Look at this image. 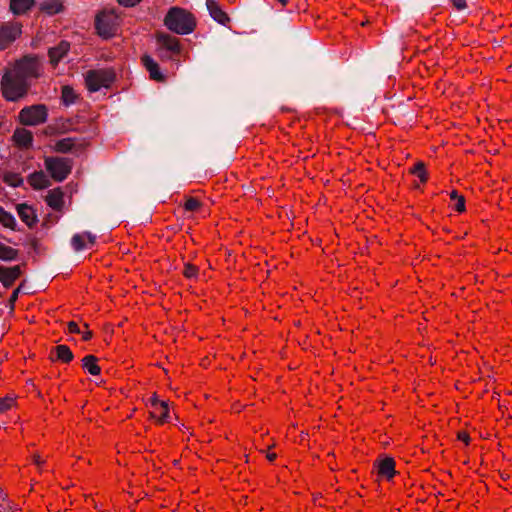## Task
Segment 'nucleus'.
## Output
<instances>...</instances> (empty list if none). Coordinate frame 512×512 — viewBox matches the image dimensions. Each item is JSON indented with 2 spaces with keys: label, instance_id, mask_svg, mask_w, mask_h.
Returning <instances> with one entry per match:
<instances>
[{
  "label": "nucleus",
  "instance_id": "34",
  "mask_svg": "<svg viewBox=\"0 0 512 512\" xmlns=\"http://www.w3.org/2000/svg\"><path fill=\"white\" fill-rule=\"evenodd\" d=\"M14 403V399L12 397H5L0 399V413H3L9 410Z\"/></svg>",
  "mask_w": 512,
  "mask_h": 512
},
{
  "label": "nucleus",
  "instance_id": "38",
  "mask_svg": "<svg viewBox=\"0 0 512 512\" xmlns=\"http://www.w3.org/2000/svg\"><path fill=\"white\" fill-rule=\"evenodd\" d=\"M452 2L457 10H463L464 8H466L465 0H452Z\"/></svg>",
  "mask_w": 512,
  "mask_h": 512
},
{
  "label": "nucleus",
  "instance_id": "26",
  "mask_svg": "<svg viewBox=\"0 0 512 512\" xmlns=\"http://www.w3.org/2000/svg\"><path fill=\"white\" fill-rule=\"evenodd\" d=\"M18 251L12 247L6 246L0 242V260L12 261L16 260Z\"/></svg>",
  "mask_w": 512,
  "mask_h": 512
},
{
  "label": "nucleus",
  "instance_id": "11",
  "mask_svg": "<svg viewBox=\"0 0 512 512\" xmlns=\"http://www.w3.org/2000/svg\"><path fill=\"white\" fill-rule=\"evenodd\" d=\"M142 63L146 70L149 72V76L152 80L163 82L165 75L160 71L158 63L149 55L142 57Z\"/></svg>",
  "mask_w": 512,
  "mask_h": 512
},
{
  "label": "nucleus",
  "instance_id": "2",
  "mask_svg": "<svg viewBox=\"0 0 512 512\" xmlns=\"http://www.w3.org/2000/svg\"><path fill=\"white\" fill-rule=\"evenodd\" d=\"M30 87V81L24 79L11 70H6L1 79V89L6 100L16 102L23 98Z\"/></svg>",
  "mask_w": 512,
  "mask_h": 512
},
{
  "label": "nucleus",
  "instance_id": "12",
  "mask_svg": "<svg viewBox=\"0 0 512 512\" xmlns=\"http://www.w3.org/2000/svg\"><path fill=\"white\" fill-rule=\"evenodd\" d=\"M20 275L21 268L19 265L9 268L0 266V281L6 288L10 287Z\"/></svg>",
  "mask_w": 512,
  "mask_h": 512
},
{
  "label": "nucleus",
  "instance_id": "39",
  "mask_svg": "<svg viewBox=\"0 0 512 512\" xmlns=\"http://www.w3.org/2000/svg\"><path fill=\"white\" fill-rule=\"evenodd\" d=\"M457 437H458L459 440L465 442L466 444H468L469 441H470L469 435L466 432H464V431L458 432Z\"/></svg>",
  "mask_w": 512,
  "mask_h": 512
},
{
  "label": "nucleus",
  "instance_id": "24",
  "mask_svg": "<svg viewBox=\"0 0 512 512\" xmlns=\"http://www.w3.org/2000/svg\"><path fill=\"white\" fill-rule=\"evenodd\" d=\"M75 146V139L74 138H64L58 140L53 149L58 153H69L72 151V149Z\"/></svg>",
  "mask_w": 512,
  "mask_h": 512
},
{
  "label": "nucleus",
  "instance_id": "27",
  "mask_svg": "<svg viewBox=\"0 0 512 512\" xmlns=\"http://www.w3.org/2000/svg\"><path fill=\"white\" fill-rule=\"evenodd\" d=\"M62 101L66 106L74 104L77 99V94L70 86H63L62 88Z\"/></svg>",
  "mask_w": 512,
  "mask_h": 512
},
{
  "label": "nucleus",
  "instance_id": "4",
  "mask_svg": "<svg viewBox=\"0 0 512 512\" xmlns=\"http://www.w3.org/2000/svg\"><path fill=\"white\" fill-rule=\"evenodd\" d=\"M44 164L51 177L58 182L65 180L72 169V161L68 158L46 157Z\"/></svg>",
  "mask_w": 512,
  "mask_h": 512
},
{
  "label": "nucleus",
  "instance_id": "5",
  "mask_svg": "<svg viewBox=\"0 0 512 512\" xmlns=\"http://www.w3.org/2000/svg\"><path fill=\"white\" fill-rule=\"evenodd\" d=\"M48 111L44 104H36L21 109L18 118L23 125L36 126L47 120Z\"/></svg>",
  "mask_w": 512,
  "mask_h": 512
},
{
  "label": "nucleus",
  "instance_id": "43",
  "mask_svg": "<svg viewBox=\"0 0 512 512\" xmlns=\"http://www.w3.org/2000/svg\"><path fill=\"white\" fill-rule=\"evenodd\" d=\"M458 197H462L461 195L458 194V192L456 190H453L450 192V198L452 200H457Z\"/></svg>",
  "mask_w": 512,
  "mask_h": 512
},
{
  "label": "nucleus",
  "instance_id": "17",
  "mask_svg": "<svg viewBox=\"0 0 512 512\" xmlns=\"http://www.w3.org/2000/svg\"><path fill=\"white\" fill-rule=\"evenodd\" d=\"M74 355L67 345H58L54 347L50 354L52 361H61L63 363H69L73 360Z\"/></svg>",
  "mask_w": 512,
  "mask_h": 512
},
{
  "label": "nucleus",
  "instance_id": "31",
  "mask_svg": "<svg viewBox=\"0 0 512 512\" xmlns=\"http://www.w3.org/2000/svg\"><path fill=\"white\" fill-rule=\"evenodd\" d=\"M0 512H13L8 496L4 493L2 487H0Z\"/></svg>",
  "mask_w": 512,
  "mask_h": 512
},
{
  "label": "nucleus",
  "instance_id": "8",
  "mask_svg": "<svg viewBox=\"0 0 512 512\" xmlns=\"http://www.w3.org/2000/svg\"><path fill=\"white\" fill-rule=\"evenodd\" d=\"M156 39L157 43L160 45V55L162 57H167L169 52L172 54L180 53V44L176 37L166 33H159Z\"/></svg>",
  "mask_w": 512,
  "mask_h": 512
},
{
  "label": "nucleus",
  "instance_id": "40",
  "mask_svg": "<svg viewBox=\"0 0 512 512\" xmlns=\"http://www.w3.org/2000/svg\"><path fill=\"white\" fill-rule=\"evenodd\" d=\"M162 401H160L157 397L156 394H154L151 398H150V403L153 407L157 408V407H160V403Z\"/></svg>",
  "mask_w": 512,
  "mask_h": 512
},
{
  "label": "nucleus",
  "instance_id": "6",
  "mask_svg": "<svg viewBox=\"0 0 512 512\" xmlns=\"http://www.w3.org/2000/svg\"><path fill=\"white\" fill-rule=\"evenodd\" d=\"M22 33V24L19 22H5L0 25V49H6Z\"/></svg>",
  "mask_w": 512,
  "mask_h": 512
},
{
  "label": "nucleus",
  "instance_id": "45",
  "mask_svg": "<svg viewBox=\"0 0 512 512\" xmlns=\"http://www.w3.org/2000/svg\"><path fill=\"white\" fill-rule=\"evenodd\" d=\"M34 462L37 464V465H41L44 461L40 458L39 455H35L34 456Z\"/></svg>",
  "mask_w": 512,
  "mask_h": 512
},
{
  "label": "nucleus",
  "instance_id": "35",
  "mask_svg": "<svg viewBox=\"0 0 512 512\" xmlns=\"http://www.w3.org/2000/svg\"><path fill=\"white\" fill-rule=\"evenodd\" d=\"M455 210L457 212H464L465 211V199H464V197H458L457 202L455 204Z\"/></svg>",
  "mask_w": 512,
  "mask_h": 512
},
{
  "label": "nucleus",
  "instance_id": "46",
  "mask_svg": "<svg viewBox=\"0 0 512 512\" xmlns=\"http://www.w3.org/2000/svg\"><path fill=\"white\" fill-rule=\"evenodd\" d=\"M277 1H278V2H280V3H281L282 5H284V6H285V5L287 4V2H288V0H277Z\"/></svg>",
  "mask_w": 512,
  "mask_h": 512
},
{
  "label": "nucleus",
  "instance_id": "41",
  "mask_svg": "<svg viewBox=\"0 0 512 512\" xmlns=\"http://www.w3.org/2000/svg\"><path fill=\"white\" fill-rule=\"evenodd\" d=\"M19 292H20V287H18L17 289H15V290L12 292V294H11V296H10V299H9V301H10V303H11V304H14V302L17 300L18 295H19Z\"/></svg>",
  "mask_w": 512,
  "mask_h": 512
},
{
  "label": "nucleus",
  "instance_id": "19",
  "mask_svg": "<svg viewBox=\"0 0 512 512\" xmlns=\"http://www.w3.org/2000/svg\"><path fill=\"white\" fill-rule=\"evenodd\" d=\"M63 197L64 194L61 188H55L48 191L46 195V202L52 209L61 211L64 205Z\"/></svg>",
  "mask_w": 512,
  "mask_h": 512
},
{
  "label": "nucleus",
  "instance_id": "14",
  "mask_svg": "<svg viewBox=\"0 0 512 512\" xmlns=\"http://www.w3.org/2000/svg\"><path fill=\"white\" fill-rule=\"evenodd\" d=\"M206 7L210 16L219 24L226 25V23L230 21V18L220 8L216 0H206Z\"/></svg>",
  "mask_w": 512,
  "mask_h": 512
},
{
  "label": "nucleus",
  "instance_id": "21",
  "mask_svg": "<svg viewBox=\"0 0 512 512\" xmlns=\"http://www.w3.org/2000/svg\"><path fill=\"white\" fill-rule=\"evenodd\" d=\"M378 473L379 475L391 479L396 471H395V461L393 458L387 457L379 462L378 465Z\"/></svg>",
  "mask_w": 512,
  "mask_h": 512
},
{
  "label": "nucleus",
  "instance_id": "16",
  "mask_svg": "<svg viewBox=\"0 0 512 512\" xmlns=\"http://www.w3.org/2000/svg\"><path fill=\"white\" fill-rule=\"evenodd\" d=\"M69 49L70 43L64 40L57 46L51 47L48 51L50 62L57 65L67 55Z\"/></svg>",
  "mask_w": 512,
  "mask_h": 512
},
{
  "label": "nucleus",
  "instance_id": "9",
  "mask_svg": "<svg viewBox=\"0 0 512 512\" xmlns=\"http://www.w3.org/2000/svg\"><path fill=\"white\" fill-rule=\"evenodd\" d=\"M95 242L96 235L89 231H85L81 234H74L71 238V246L76 252L89 248L90 246L94 245Z\"/></svg>",
  "mask_w": 512,
  "mask_h": 512
},
{
  "label": "nucleus",
  "instance_id": "42",
  "mask_svg": "<svg viewBox=\"0 0 512 512\" xmlns=\"http://www.w3.org/2000/svg\"><path fill=\"white\" fill-rule=\"evenodd\" d=\"M93 334L91 331L87 330L83 333V340L88 341L92 338Z\"/></svg>",
  "mask_w": 512,
  "mask_h": 512
},
{
  "label": "nucleus",
  "instance_id": "30",
  "mask_svg": "<svg viewBox=\"0 0 512 512\" xmlns=\"http://www.w3.org/2000/svg\"><path fill=\"white\" fill-rule=\"evenodd\" d=\"M411 173L416 175L421 182H426L427 180V174L425 170V165L423 162H418L414 165V167L411 169Z\"/></svg>",
  "mask_w": 512,
  "mask_h": 512
},
{
  "label": "nucleus",
  "instance_id": "36",
  "mask_svg": "<svg viewBox=\"0 0 512 512\" xmlns=\"http://www.w3.org/2000/svg\"><path fill=\"white\" fill-rule=\"evenodd\" d=\"M142 0H118L120 5H123L125 7H133Z\"/></svg>",
  "mask_w": 512,
  "mask_h": 512
},
{
  "label": "nucleus",
  "instance_id": "1",
  "mask_svg": "<svg viewBox=\"0 0 512 512\" xmlns=\"http://www.w3.org/2000/svg\"><path fill=\"white\" fill-rule=\"evenodd\" d=\"M165 26L179 35H187L194 31L196 20L193 14L180 7H171L164 18Z\"/></svg>",
  "mask_w": 512,
  "mask_h": 512
},
{
  "label": "nucleus",
  "instance_id": "25",
  "mask_svg": "<svg viewBox=\"0 0 512 512\" xmlns=\"http://www.w3.org/2000/svg\"><path fill=\"white\" fill-rule=\"evenodd\" d=\"M0 224L12 230H15L17 225L15 217L11 213L7 212L2 206H0Z\"/></svg>",
  "mask_w": 512,
  "mask_h": 512
},
{
  "label": "nucleus",
  "instance_id": "7",
  "mask_svg": "<svg viewBox=\"0 0 512 512\" xmlns=\"http://www.w3.org/2000/svg\"><path fill=\"white\" fill-rule=\"evenodd\" d=\"M11 72L30 81V78L38 76V61L36 58L26 56L16 64Z\"/></svg>",
  "mask_w": 512,
  "mask_h": 512
},
{
  "label": "nucleus",
  "instance_id": "3",
  "mask_svg": "<svg viewBox=\"0 0 512 512\" xmlns=\"http://www.w3.org/2000/svg\"><path fill=\"white\" fill-rule=\"evenodd\" d=\"M115 80V73L109 69L90 70L87 72L85 82L90 92H97L102 87L108 88Z\"/></svg>",
  "mask_w": 512,
  "mask_h": 512
},
{
  "label": "nucleus",
  "instance_id": "13",
  "mask_svg": "<svg viewBox=\"0 0 512 512\" xmlns=\"http://www.w3.org/2000/svg\"><path fill=\"white\" fill-rule=\"evenodd\" d=\"M12 139L20 148L28 149L32 146L33 134L25 128H17L13 133Z\"/></svg>",
  "mask_w": 512,
  "mask_h": 512
},
{
  "label": "nucleus",
  "instance_id": "18",
  "mask_svg": "<svg viewBox=\"0 0 512 512\" xmlns=\"http://www.w3.org/2000/svg\"><path fill=\"white\" fill-rule=\"evenodd\" d=\"M29 184L35 190H41L51 185V181L43 171H35L28 176Z\"/></svg>",
  "mask_w": 512,
  "mask_h": 512
},
{
  "label": "nucleus",
  "instance_id": "22",
  "mask_svg": "<svg viewBox=\"0 0 512 512\" xmlns=\"http://www.w3.org/2000/svg\"><path fill=\"white\" fill-rule=\"evenodd\" d=\"M39 9L48 15H54L62 11L63 5L60 0H46L40 4Z\"/></svg>",
  "mask_w": 512,
  "mask_h": 512
},
{
  "label": "nucleus",
  "instance_id": "47",
  "mask_svg": "<svg viewBox=\"0 0 512 512\" xmlns=\"http://www.w3.org/2000/svg\"><path fill=\"white\" fill-rule=\"evenodd\" d=\"M32 247H33L34 249H36V248H37V242H36V241H33V242H32Z\"/></svg>",
  "mask_w": 512,
  "mask_h": 512
},
{
  "label": "nucleus",
  "instance_id": "29",
  "mask_svg": "<svg viewBox=\"0 0 512 512\" xmlns=\"http://www.w3.org/2000/svg\"><path fill=\"white\" fill-rule=\"evenodd\" d=\"M159 408L161 409V412H160V415L158 416V422L161 424L165 423V422H169L170 421V413H169L168 403L161 402ZM151 417L157 418V415L154 412H152Z\"/></svg>",
  "mask_w": 512,
  "mask_h": 512
},
{
  "label": "nucleus",
  "instance_id": "44",
  "mask_svg": "<svg viewBox=\"0 0 512 512\" xmlns=\"http://www.w3.org/2000/svg\"><path fill=\"white\" fill-rule=\"evenodd\" d=\"M266 457H267V459H268L269 461H271V462H272V461H274V460L276 459L277 455H276L275 453H268V454L266 455Z\"/></svg>",
  "mask_w": 512,
  "mask_h": 512
},
{
  "label": "nucleus",
  "instance_id": "15",
  "mask_svg": "<svg viewBox=\"0 0 512 512\" xmlns=\"http://www.w3.org/2000/svg\"><path fill=\"white\" fill-rule=\"evenodd\" d=\"M36 4L35 0H10L9 10L15 16L28 13Z\"/></svg>",
  "mask_w": 512,
  "mask_h": 512
},
{
  "label": "nucleus",
  "instance_id": "32",
  "mask_svg": "<svg viewBox=\"0 0 512 512\" xmlns=\"http://www.w3.org/2000/svg\"><path fill=\"white\" fill-rule=\"evenodd\" d=\"M183 274L188 279L195 278L198 274V268L190 263H186L184 265Z\"/></svg>",
  "mask_w": 512,
  "mask_h": 512
},
{
  "label": "nucleus",
  "instance_id": "10",
  "mask_svg": "<svg viewBox=\"0 0 512 512\" xmlns=\"http://www.w3.org/2000/svg\"><path fill=\"white\" fill-rule=\"evenodd\" d=\"M95 27L98 31V34L105 38L112 36L114 33L112 18L105 14H100L96 17Z\"/></svg>",
  "mask_w": 512,
  "mask_h": 512
},
{
  "label": "nucleus",
  "instance_id": "20",
  "mask_svg": "<svg viewBox=\"0 0 512 512\" xmlns=\"http://www.w3.org/2000/svg\"><path fill=\"white\" fill-rule=\"evenodd\" d=\"M17 212L21 220L26 223L28 227H32L37 222V216L29 205L25 203L18 204Z\"/></svg>",
  "mask_w": 512,
  "mask_h": 512
},
{
  "label": "nucleus",
  "instance_id": "37",
  "mask_svg": "<svg viewBox=\"0 0 512 512\" xmlns=\"http://www.w3.org/2000/svg\"><path fill=\"white\" fill-rule=\"evenodd\" d=\"M68 330H69L70 333H76V334H80L81 333L77 323L73 322V321L68 323Z\"/></svg>",
  "mask_w": 512,
  "mask_h": 512
},
{
  "label": "nucleus",
  "instance_id": "28",
  "mask_svg": "<svg viewBox=\"0 0 512 512\" xmlns=\"http://www.w3.org/2000/svg\"><path fill=\"white\" fill-rule=\"evenodd\" d=\"M4 182L12 187H20L24 184V179L18 173L7 172L4 174Z\"/></svg>",
  "mask_w": 512,
  "mask_h": 512
},
{
  "label": "nucleus",
  "instance_id": "23",
  "mask_svg": "<svg viewBox=\"0 0 512 512\" xmlns=\"http://www.w3.org/2000/svg\"><path fill=\"white\" fill-rule=\"evenodd\" d=\"M97 357L94 355H87L82 359V366L91 375H98L101 368L97 365Z\"/></svg>",
  "mask_w": 512,
  "mask_h": 512
},
{
  "label": "nucleus",
  "instance_id": "33",
  "mask_svg": "<svg viewBox=\"0 0 512 512\" xmlns=\"http://www.w3.org/2000/svg\"><path fill=\"white\" fill-rule=\"evenodd\" d=\"M201 206L200 201H198L196 198L190 197L186 200L184 204V208L187 211H195Z\"/></svg>",
  "mask_w": 512,
  "mask_h": 512
}]
</instances>
